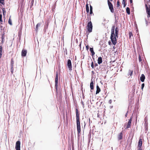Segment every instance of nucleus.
Instances as JSON below:
<instances>
[{"mask_svg":"<svg viewBox=\"0 0 150 150\" xmlns=\"http://www.w3.org/2000/svg\"><path fill=\"white\" fill-rule=\"evenodd\" d=\"M76 124L77 132L78 133H79L81 131V128L79 114L77 109H76Z\"/></svg>","mask_w":150,"mask_h":150,"instance_id":"obj_1","label":"nucleus"},{"mask_svg":"<svg viewBox=\"0 0 150 150\" xmlns=\"http://www.w3.org/2000/svg\"><path fill=\"white\" fill-rule=\"evenodd\" d=\"M87 26L88 31L89 32H91L92 31L93 26L91 21L89 22L88 23Z\"/></svg>","mask_w":150,"mask_h":150,"instance_id":"obj_2","label":"nucleus"},{"mask_svg":"<svg viewBox=\"0 0 150 150\" xmlns=\"http://www.w3.org/2000/svg\"><path fill=\"white\" fill-rule=\"evenodd\" d=\"M108 4L109 7V8L112 13L114 12V9L113 6L112 4L110 2L109 0L108 1Z\"/></svg>","mask_w":150,"mask_h":150,"instance_id":"obj_3","label":"nucleus"},{"mask_svg":"<svg viewBox=\"0 0 150 150\" xmlns=\"http://www.w3.org/2000/svg\"><path fill=\"white\" fill-rule=\"evenodd\" d=\"M110 38L113 44L114 45H115L117 43L116 36L111 35Z\"/></svg>","mask_w":150,"mask_h":150,"instance_id":"obj_4","label":"nucleus"},{"mask_svg":"<svg viewBox=\"0 0 150 150\" xmlns=\"http://www.w3.org/2000/svg\"><path fill=\"white\" fill-rule=\"evenodd\" d=\"M67 65L69 70L70 71H71L72 70V66L71 61L70 59L68 60Z\"/></svg>","mask_w":150,"mask_h":150,"instance_id":"obj_5","label":"nucleus"},{"mask_svg":"<svg viewBox=\"0 0 150 150\" xmlns=\"http://www.w3.org/2000/svg\"><path fill=\"white\" fill-rule=\"evenodd\" d=\"M20 142L19 141H18L16 142L15 147L16 150H20Z\"/></svg>","mask_w":150,"mask_h":150,"instance_id":"obj_6","label":"nucleus"},{"mask_svg":"<svg viewBox=\"0 0 150 150\" xmlns=\"http://www.w3.org/2000/svg\"><path fill=\"white\" fill-rule=\"evenodd\" d=\"M138 149H141V147L142 144V139H140L138 143Z\"/></svg>","mask_w":150,"mask_h":150,"instance_id":"obj_7","label":"nucleus"},{"mask_svg":"<svg viewBox=\"0 0 150 150\" xmlns=\"http://www.w3.org/2000/svg\"><path fill=\"white\" fill-rule=\"evenodd\" d=\"M115 26H113L111 28V35L115 36Z\"/></svg>","mask_w":150,"mask_h":150,"instance_id":"obj_8","label":"nucleus"},{"mask_svg":"<svg viewBox=\"0 0 150 150\" xmlns=\"http://www.w3.org/2000/svg\"><path fill=\"white\" fill-rule=\"evenodd\" d=\"M27 51L26 50H23L21 52V55L22 56L25 57L26 56L27 54Z\"/></svg>","mask_w":150,"mask_h":150,"instance_id":"obj_9","label":"nucleus"},{"mask_svg":"<svg viewBox=\"0 0 150 150\" xmlns=\"http://www.w3.org/2000/svg\"><path fill=\"white\" fill-rule=\"evenodd\" d=\"M132 121V118L131 117L130 119H129V120L128 121L127 125L126 128H129L131 126V122Z\"/></svg>","mask_w":150,"mask_h":150,"instance_id":"obj_10","label":"nucleus"},{"mask_svg":"<svg viewBox=\"0 0 150 150\" xmlns=\"http://www.w3.org/2000/svg\"><path fill=\"white\" fill-rule=\"evenodd\" d=\"M93 81L92 79L91 81V82L90 84V87L91 89L92 90L93 89Z\"/></svg>","mask_w":150,"mask_h":150,"instance_id":"obj_11","label":"nucleus"},{"mask_svg":"<svg viewBox=\"0 0 150 150\" xmlns=\"http://www.w3.org/2000/svg\"><path fill=\"white\" fill-rule=\"evenodd\" d=\"M102 62V59L101 57H99L98 59V64H100Z\"/></svg>","mask_w":150,"mask_h":150,"instance_id":"obj_12","label":"nucleus"},{"mask_svg":"<svg viewBox=\"0 0 150 150\" xmlns=\"http://www.w3.org/2000/svg\"><path fill=\"white\" fill-rule=\"evenodd\" d=\"M145 79V76L144 74H142L140 77V80L142 82L144 81Z\"/></svg>","mask_w":150,"mask_h":150,"instance_id":"obj_13","label":"nucleus"},{"mask_svg":"<svg viewBox=\"0 0 150 150\" xmlns=\"http://www.w3.org/2000/svg\"><path fill=\"white\" fill-rule=\"evenodd\" d=\"M100 90L98 85H97L96 86V94H97L100 91Z\"/></svg>","mask_w":150,"mask_h":150,"instance_id":"obj_14","label":"nucleus"},{"mask_svg":"<svg viewBox=\"0 0 150 150\" xmlns=\"http://www.w3.org/2000/svg\"><path fill=\"white\" fill-rule=\"evenodd\" d=\"M89 49H90V51H91V53L92 55V56H94V55L95 54V53L93 50V48H91V47H90L89 48Z\"/></svg>","mask_w":150,"mask_h":150,"instance_id":"obj_15","label":"nucleus"},{"mask_svg":"<svg viewBox=\"0 0 150 150\" xmlns=\"http://www.w3.org/2000/svg\"><path fill=\"white\" fill-rule=\"evenodd\" d=\"M119 29L118 28L116 27L115 29V36L117 37Z\"/></svg>","mask_w":150,"mask_h":150,"instance_id":"obj_16","label":"nucleus"},{"mask_svg":"<svg viewBox=\"0 0 150 150\" xmlns=\"http://www.w3.org/2000/svg\"><path fill=\"white\" fill-rule=\"evenodd\" d=\"M122 137V132H121L120 133L118 136V139L119 140L121 139Z\"/></svg>","mask_w":150,"mask_h":150,"instance_id":"obj_17","label":"nucleus"},{"mask_svg":"<svg viewBox=\"0 0 150 150\" xmlns=\"http://www.w3.org/2000/svg\"><path fill=\"white\" fill-rule=\"evenodd\" d=\"M58 73L57 72L55 79V82H58Z\"/></svg>","mask_w":150,"mask_h":150,"instance_id":"obj_18","label":"nucleus"},{"mask_svg":"<svg viewBox=\"0 0 150 150\" xmlns=\"http://www.w3.org/2000/svg\"><path fill=\"white\" fill-rule=\"evenodd\" d=\"M132 72H133V71L131 70H129V72H128V75L129 76H131L132 74Z\"/></svg>","mask_w":150,"mask_h":150,"instance_id":"obj_19","label":"nucleus"},{"mask_svg":"<svg viewBox=\"0 0 150 150\" xmlns=\"http://www.w3.org/2000/svg\"><path fill=\"white\" fill-rule=\"evenodd\" d=\"M126 11L127 13L128 14H130V9L129 7H127L126 9Z\"/></svg>","mask_w":150,"mask_h":150,"instance_id":"obj_20","label":"nucleus"},{"mask_svg":"<svg viewBox=\"0 0 150 150\" xmlns=\"http://www.w3.org/2000/svg\"><path fill=\"white\" fill-rule=\"evenodd\" d=\"M41 24L40 23H38L36 26L35 30L36 31H37L38 28V27L40 26Z\"/></svg>","mask_w":150,"mask_h":150,"instance_id":"obj_21","label":"nucleus"},{"mask_svg":"<svg viewBox=\"0 0 150 150\" xmlns=\"http://www.w3.org/2000/svg\"><path fill=\"white\" fill-rule=\"evenodd\" d=\"M57 86L58 82H55V88L56 89L57 91Z\"/></svg>","mask_w":150,"mask_h":150,"instance_id":"obj_22","label":"nucleus"},{"mask_svg":"<svg viewBox=\"0 0 150 150\" xmlns=\"http://www.w3.org/2000/svg\"><path fill=\"white\" fill-rule=\"evenodd\" d=\"M126 0H123L122 4L124 5V7H125L126 5Z\"/></svg>","mask_w":150,"mask_h":150,"instance_id":"obj_23","label":"nucleus"},{"mask_svg":"<svg viewBox=\"0 0 150 150\" xmlns=\"http://www.w3.org/2000/svg\"><path fill=\"white\" fill-rule=\"evenodd\" d=\"M86 11L87 13H88L89 12V7L88 4H86Z\"/></svg>","mask_w":150,"mask_h":150,"instance_id":"obj_24","label":"nucleus"},{"mask_svg":"<svg viewBox=\"0 0 150 150\" xmlns=\"http://www.w3.org/2000/svg\"><path fill=\"white\" fill-rule=\"evenodd\" d=\"M2 52V47L1 46H0V58H1V56L2 55V54H1Z\"/></svg>","mask_w":150,"mask_h":150,"instance_id":"obj_25","label":"nucleus"},{"mask_svg":"<svg viewBox=\"0 0 150 150\" xmlns=\"http://www.w3.org/2000/svg\"><path fill=\"white\" fill-rule=\"evenodd\" d=\"M4 35H3L2 36V42H4Z\"/></svg>","mask_w":150,"mask_h":150,"instance_id":"obj_26","label":"nucleus"},{"mask_svg":"<svg viewBox=\"0 0 150 150\" xmlns=\"http://www.w3.org/2000/svg\"><path fill=\"white\" fill-rule=\"evenodd\" d=\"M8 22L9 24H10L11 25H12V21L10 18H9L8 20Z\"/></svg>","mask_w":150,"mask_h":150,"instance_id":"obj_27","label":"nucleus"},{"mask_svg":"<svg viewBox=\"0 0 150 150\" xmlns=\"http://www.w3.org/2000/svg\"><path fill=\"white\" fill-rule=\"evenodd\" d=\"M129 38H130L133 35L132 32H129Z\"/></svg>","mask_w":150,"mask_h":150,"instance_id":"obj_28","label":"nucleus"},{"mask_svg":"<svg viewBox=\"0 0 150 150\" xmlns=\"http://www.w3.org/2000/svg\"><path fill=\"white\" fill-rule=\"evenodd\" d=\"M2 15L1 14H0V21L1 22H2Z\"/></svg>","mask_w":150,"mask_h":150,"instance_id":"obj_29","label":"nucleus"},{"mask_svg":"<svg viewBox=\"0 0 150 150\" xmlns=\"http://www.w3.org/2000/svg\"><path fill=\"white\" fill-rule=\"evenodd\" d=\"M120 6V2L118 1L117 2V7H118Z\"/></svg>","mask_w":150,"mask_h":150,"instance_id":"obj_30","label":"nucleus"},{"mask_svg":"<svg viewBox=\"0 0 150 150\" xmlns=\"http://www.w3.org/2000/svg\"><path fill=\"white\" fill-rule=\"evenodd\" d=\"M144 83H142V88H141L142 90H143V88H144Z\"/></svg>","mask_w":150,"mask_h":150,"instance_id":"obj_31","label":"nucleus"},{"mask_svg":"<svg viewBox=\"0 0 150 150\" xmlns=\"http://www.w3.org/2000/svg\"><path fill=\"white\" fill-rule=\"evenodd\" d=\"M139 62H141L142 60L140 56H139Z\"/></svg>","mask_w":150,"mask_h":150,"instance_id":"obj_32","label":"nucleus"},{"mask_svg":"<svg viewBox=\"0 0 150 150\" xmlns=\"http://www.w3.org/2000/svg\"><path fill=\"white\" fill-rule=\"evenodd\" d=\"M145 6L146 9V11H148V8L146 4Z\"/></svg>","mask_w":150,"mask_h":150,"instance_id":"obj_33","label":"nucleus"},{"mask_svg":"<svg viewBox=\"0 0 150 150\" xmlns=\"http://www.w3.org/2000/svg\"><path fill=\"white\" fill-rule=\"evenodd\" d=\"M145 20L146 24V26H147L148 25V21H147L146 20V19H145Z\"/></svg>","mask_w":150,"mask_h":150,"instance_id":"obj_34","label":"nucleus"},{"mask_svg":"<svg viewBox=\"0 0 150 150\" xmlns=\"http://www.w3.org/2000/svg\"><path fill=\"white\" fill-rule=\"evenodd\" d=\"M91 67L93 68H94V65L93 64V63L92 62V63H91Z\"/></svg>","mask_w":150,"mask_h":150,"instance_id":"obj_35","label":"nucleus"},{"mask_svg":"<svg viewBox=\"0 0 150 150\" xmlns=\"http://www.w3.org/2000/svg\"><path fill=\"white\" fill-rule=\"evenodd\" d=\"M86 49L87 50H88L89 49V47H88V45H87L86 46Z\"/></svg>","mask_w":150,"mask_h":150,"instance_id":"obj_36","label":"nucleus"},{"mask_svg":"<svg viewBox=\"0 0 150 150\" xmlns=\"http://www.w3.org/2000/svg\"><path fill=\"white\" fill-rule=\"evenodd\" d=\"M90 11H93V7L91 5L90 6Z\"/></svg>","mask_w":150,"mask_h":150,"instance_id":"obj_37","label":"nucleus"},{"mask_svg":"<svg viewBox=\"0 0 150 150\" xmlns=\"http://www.w3.org/2000/svg\"><path fill=\"white\" fill-rule=\"evenodd\" d=\"M4 2V0H0V3L3 4Z\"/></svg>","mask_w":150,"mask_h":150,"instance_id":"obj_38","label":"nucleus"},{"mask_svg":"<svg viewBox=\"0 0 150 150\" xmlns=\"http://www.w3.org/2000/svg\"><path fill=\"white\" fill-rule=\"evenodd\" d=\"M112 102V100H109V103L110 104H111V103Z\"/></svg>","mask_w":150,"mask_h":150,"instance_id":"obj_39","label":"nucleus"},{"mask_svg":"<svg viewBox=\"0 0 150 150\" xmlns=\"http://www.w3.org/2000/svg\"><path fill=\"white\" fill-rule=\"evenodd\" d=\"M93 13V11H90V14H91Z\"/></svg>","mask_w":150,"mask_h":150,"instance_id":"obj_40","label":"nucleus"},{"mask_svg":"<svg viewBox=\"0 0 150 150\" xmlns=\"http://www.w3.org/2000/svg\"><path fill=\"white\" fill-rule=\"evenodd\" d=\"M128 111L126 113V114L125 115V117H127V113H128Z\"/></svg>","mask_w":150,"mask_h":150,"instance_id":"obj_41","label":"nucleus"},{"mask_svg":"<svg viewBox=\"0 0 150 150\" xmlns=\"http://www.w3.org/2000/svg\"><path fill=\"white\" fill-rule=\"evenodd\" d=\"M130 1L131 4H132V0H130Z\"/></svg>","mask_w":150,"mask_h":150,"instance_id":"obj_42","label":"nucleus"},{"mask_svg":"<svg viewBox=\"0 0 150 150\" xmlns=\"http://www.w3.org/2000/svg\"><path fill=\"white\" fill-rule=\"evenodd\" d=\"M95 66H98V65L97 64V63H96V64H95Z\"/></svg>","mask_w":150,"mask_h":150,"instance_id":"obj_43","label":"nucleus"},{"mask_svg":"<svg viewBox=\"0 0 150 150\" xmlns=\"http://www.w3.org/2000/svg\"><path fill=\"white\" fill-rule=\"evenodd\" d=\"M3 15H4V12H5V11H4H4L3 9Z\"/></svg>","mask_w":150,"mask_h":150,"instance_id":"obj_44","label":"nucleus"},{"mask_svg":"<svg viewBox=\"0 0 150 150\" xmlns=\"http://www.w3.org/2000/svg\"><path fill=\"white\" fill-rule=\"evenodd\" d=\"M3 15H4V12H5V11H4H4L3 9Z\"/></svg>","mask_w":150,"mask_h":150,"instance_id":"obj_45","label":"nucleus"},{"mask_svg":"<svg viewBox=\"0 0 150 150\" xmlns=\"http://www.w3.org/2000/svg\"><path fill=\"white\" fill-rule=\"evenodd\" d=\"M110 43H111V42L110 41H109V42H108L109 44L110 45Z\"/></svg>","mask_w":150,"mask_h":150,"instance_id":"obj_46","label":"nucleus"},{"mask_svg":"<svg viewBox=\"0 0 150 150\" xmlns=\"http://www.w3.org/2000/svg\"><path fill=\"white\" fill-rule=\"evenodd\" d=\"M138 150H142V149H138Z\"/></svg>","mask_w":150,"mask_h":150,"instance_id":"obj_47","label":"nucleus"},{"mask_svg":"<svg viewBox=\"0 0 150 150\" xmlns=\"http://www.w3.org/2000/svg\"><path fill=\"white\" fill-rule=\"evenodd\" d=\"M11 69L13 68V65H12L11 66Z\"/></svg>","mask_w":150,"mask_h":150,"instance_id":"obj_48","label":"nucleus"},{"mask_svg":"<svg viewBox=\"0 0 150 150\" xmlns=\"http://www.w3.org/2000/svg\"><path fill=\"white\" fill-rule=\"evenodd\" d=\"M133 90H135V88H134V87H133Z\"/></svg>","mask_w":150,"mask_h":150,"instance_id":"obj_49","label":"nucleus"},{"mask_svg":"<svg viewBox=\"0 0 150 150\" xmlns=\"http://www.w3.org/2000/svg\"><path fill=\"white\" fill-rule=\"evenodd\" d=\"M31 3H32V4H33V2H31Z\"/></svg>","mask_w":150,"mask_h":150,"instance_id":"obj_50","label":"nucleus"},{"mask_svg":"<svg viewBox=\"0 0 150 150\" xmlns=\"http://www.w3.org/2000/svg\"><path fill=\"white\" fill-rule=\"evenodd\" d=\"M32 2H33V1Z\"/></svg>","mask_w":150,"mask_h":150,"instance_id":"obj_51","label":"nucleus"},{"mask_svg":"<svg viewBox=\"0 0 150 150\" xmlns=\"http://www.w3.org/2000/svg\"><path fill=\"white\" fill-rule=\"evenodd\" d=\"M150 1V0H149Z\"/></svg>","mask_w":150,"mask_h":150,"instance_id":"obj_52","label":"nucleus"}]
</instances>
